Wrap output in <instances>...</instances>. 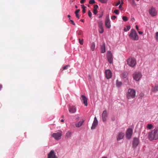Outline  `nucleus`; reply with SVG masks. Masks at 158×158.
I'll use <instances>...</instances> for the list:
<instances>
[{
	"instance_id": "1",
	"label": "nucleus",
	"mask_w": 158,
	"mask_h": 158,
	"mask_svg": "<svg viewBox=\"0 0 158 158\" xmlns=\"http://www.w3.org/2000/svg\"><path fill=\"white\" fill-rule=\"evenodd\" d=\"M149 138L151 140H156L158 139V128H155L151 132L149 133Z\"/></svg>"
},
{
	"instance_id": "2",
	"label": "nucleus",
	"mask_w": 158,
	"mask_h": 158,
	"mask_svg": "<svg viewBox=\"0 0 158 158\" xmlns=\"http://www.w3.org/2000/svg\"><path fill=\"white\" fill-rule=\"evenodd\" d=\"M127 98L130 99L134 98L135 96V91L133 89H129L126 94Z\"/></svg>"
},
{
	"instance_id": "3",
	"label": "nucleus",
	"mask_w": 158,
	"mask_h": 158,
	"mask_svg": "<svg viewBox=\"0 0 158 158\" xmlns=\"http://www.w3.org/2000/svg\"><path fill=\"white\" fill-rule=\"evenodd\" d=\"M129 36L131 39L133 40H137L139 39L138 36L136 31L133 29L131 30Z\"/></svg>"
},
{
	"instance_id": "4",
	"label": "nucleus",
	"mask_w": 158,
	"mask_h": 158,
	"mask_svg": "<svg viewBox=\"0 0 158 158\" xmlns=\"http://www.w3.org/2000/svg\"><path fill=\"white\" fill-rule=\"evenodd\" d=\"M127 64L130 66L132 67L135 66L136 64V60L134 58H129L127 59Z\"/></svg>"
},
{
	"instance_id": "5",
	"label": "nucleus",
	"mask_w": 158,
	"mask_h": 158,
	"mask_svg": "<svg viewBox=\"0 0 158 158\" xmlns=\"http://www.w3.org/2000/svg\"><path fill=\"white\" fill-rule=\"evenodd\" d=\"M133 79L136 81H139L142 77L141 73L140 72H135L132 75Z\"/></svg>"
},
{
	"instance_id": "6",
	"label": "nucleus",
	"mask_w": 158,
	"mask_h": 158,
	"mask_svg": "<svg viewBox=\"0 0 158 158\" xmlns=\"http://www.w3.org/2000/svg\"><path fill=\"white\" fill-rule=\"evenodd\" d=\"M62 135V132L59 131L56 133H54L52 134V136L56 140H59L61 139Z\"/></svg>"
},
{
	"instance_id": "7",
	"label": "nucleus",
	"mask_w": 158,
	"mask_h": 158,
	"mask_svg": "<svg viewBox=\"0 0 158 158\" xmlns=\"http://www.w3.org/2000/svg\"><path fill=\"white\" fill-rule=\"evenodd\" d=\"M107 58L108 61L110 63H112L113 62V58L112 57V54L110 51H108L107 53Z\"/></svg>"
},
{
	"instance_id": "8",
	"label": "nucleus",
	"mask_w": 158,
	"mask_h": 158,
	"mask_svg": "<svg viewBox=\"0 0 158 158\" xmlns=\"http://www.w3.org/2000/svg\"><path fill=\"white\" fill-rule=\"evenodd\" d=\"M103 23L102 21L98 22V31L100 33H102L104 32V28L103 26Z\"/></svg>"
},
{
	"instance_id": "9",
	"label": "nucleus",
	"mask_w": 158,
	"mask_h": 158,
	"mask_svg": "<svg viewBox=\"0 0 158 158\" xmlns=\"http://www.w3.org/2000/svg\"><path fill=\"white\" fill-rule=\"evenodd\" d=\"M149 14L152 17L156 16L157 15V12L154 8L152 7L149 10Z\"/></svg>"
},
{
	"instance_id": "10",
	"label": "nucleus",
	"mask_w": 158,
	"mask_h": 158,
	"mask_svg": "<svg viewBox=\"0 0 158 158\" xmlns=\"http://www.w3.org/2000/svg\"><path fill=\"white\" fill-rule=\"evenodd\" d=\"M139 141L138 138H135L133 139V147L134 148H136L139 144Z\"/></svg>"
},
{
	"instance_id": "11",
	"label": "nucleus",
	"mask_w": 158,
	"mask_h": 158,
	"mask_svg": "<svg viewBox=\"0 0 158 158\" xmlns=\"http://www.w3.org/2000/svg\"><path fill=\"white\" fill-rule=\"evenodd\" d=\"M105 76L107 79H109L112 77V73L111 71L109 69L106 70L105 71Z\"/></svg>"
},
{
	"instance_id": "12",
	"label": "nucleus",
	"mask_w": 158,
	"mask_h": 158,
	"mask_svg": "<svg viewBox=\"0 0 158 158\" xmlns=\"http://www.w3.org/2000/svg\"><path fill=\"white\" fill-rule=\"evenodd\" d=\"M81 99L82 102L84 104L85 106H87V98L84 95H82L81 98Z\"/></svg>"
},
{
	"instance_id": "13",
	"label": "nucleus",
	"mask_w": 158,
	"mask_h": 158,
	"mask_svg": "<svg viewBox=\"0 0 158 158\" xmlns=\"http://www.w3.org/2000/svg\"><path fill=\"white\" fill-rule=\"evenodd\" d=\"M132 134V129L129 128L127 130L126 132V136L128 139H130L131 137Z\"/></svg>"
},
{
	"instance_id": "14",
	"label": "nucleus",
	"mask_w": 158,
	"mask_h": 158,
	"mask_svg": "<svg viewBox=\"0 0 158 158\" xmlns=\"http://www.w3.org/2000/svg\"><path fill=\"white\" fill-rule=\"evenodd\" d=\"M48 158H57L53 150H51L48 154Z\"/></svg>"
},
{
	"instance_id": "15",
	"label": "nucleus",
	"mask_w": 158,
	"mask_h": 158,
	"mask_svg": "<svg viewBox=\"0 0 158 158\" xmlns=\"http://www.w3.org/2000/svg\"><path fill=\"white\" fill-rule=\"evenodd\" d=\"M105 25L107 28H110L111 26L109 17H106L105 21Z\"/></svg>"
},
{
	"instance_id": "16",
	"label": "nucleus",
	"mask_w": 158,
	"mask_h": 158,
	"mask_svg": "<svg viewBox=\"0 0 158 158\" xmlns=\"http://www.w3.org/2000/svg\"><path fill=\"white\" fill-rule=\"evenodd\" d=\"M98 122L96 117H95L94 121L92 124V126L91 127V129H94L96 128V127L98 125Z\"/></svg>"
},
{
	"instance_id": "17",
	"label": "nucleus",
	"mask_w": 158,
	"mask_h": 158,
	"mask_svg": "<svg viewBox=\"0 0 158 158\" xmlns=\"http://www.w3.org/2000/svg\"><path fill=\"white\" fill-rule=\"evenodd\" d=\"M107 117V111L106 110H105L103 111V112L102 114V120L104 122H105L106 121Z\"/></svg>"
},
{
	"instance_id": "18",
	"label": "nucleus",
	"mask_w": 158,
	"mask_h": 158,
	"mask_svg": "<svg viewBox=\"0 0 158 158\" xmlns=\"http://www.w3.org/2000/svg\"><path fill=\"white\" fill-rule=\"evenodd\" d=\"M124 136V133L120 132L119 133L117 136V140L118 141L123 139Z\"/></svg>"
},
{
	"instance_id": "19",
	"label": "nucleus",
	"mask_w": 158,
	"mask_h": 158,
	"mask_svg": "<svg viewBox=\"0 0 158 158\" xmlns=\"http://www.w3.org/2000/svg\"><path fill=\"white\" fill-rule=\"evenodd\" d=\"M151 91L155 93L158 91V85L155 84L154 86L152 87Z\"/></svg>"
},
{
	"instance_id": "20",
	"label": "nucleus",
	"mask_w": 158,
	"mask_h": 158,
	"mask_svg": "<svg viewBox=\"0 0 158 158\" xmlns=\"http://www.w3.org/2000/svg\"><path fill=\"white\" fill-rule=\"evenodd\" d=\"M69 111L71 113H74L76 111V108L75 106H72L69 108Z\"/></svg>"
},
{
	"instance_id": "21",
	"label": "nucleus",
	"mask_w": 158,
	"mask_h": 158,
	"mask_svg": "<svg viewBox=\"0 0 158 158\" xmlns=\"http://www.w3.org/2000/svg\"><path fill=\"white\" fill-rule=\"evenodd\" d=\"M101 52L102 53H104L106 52V47L105 44L104 43H103L102 45L101 46Z\"/></svg>"
},
{
	"instance_id": "22",
	"label": "nucleus",
	"mask_w": 158,
	"mask_h": 158,
	"mask_svg": "<svg viewBox=\"0 0 158 158\" xmlns=\"http://www.w3.org/2000/svg\"><path fill=\"white\" fill-rule=\"evenodd\" d=\"M84 121V120H82V121H80L77 123H76L75 124L76 127H81Z\"/></svg>"
},
{
	"instance_id": "23",
	"label": "nucleus",
	"mask_w": 158,
	"mask_h": 158,
	"mask_svg": "<svg viewBox=\"0 0 158 158\" xmlns=\"http://www.w3.org/2000/svg\"><path fill=\"white\" fill-rule=\"evenodd\" d=\"M71 133L70 131H68L66 134L65 136L68 138L70 137L71 136Z\"/></svg>"
},
{
	"instance_id": "24",
	"label": "nucleus",
	"mask_w": 158,
	"mask_h": 158,
	"mask_svg": "<svg viewBox=\"0 0 158 158\" xmlns=\"http://www.w3.org/2000/svg\"><path fill=\"white\" fill-rule=\"evenodd\" d=\"M95 48V44L94 42H93L91 44V48L93 51L94 50Z\"/></svg>"
},
{
	"instance_id": "25",
	"label": "nucleus",
	"mask_w": 158,
	"mask_h": 158,
	"mask_svg": "<svg viewBox=\"0 0 158 158\" xmlns=\"http://www.w3.org/2000/svg\"><path fill=\"white\" fill-rule=\"evenodd\" d=\"M81 7L82 9V12L83 13H85V8L86 7L84 5H82Z\"/></svg>"
},
{
	"instance_id": "26",
	"label": "nucleus",
	"mask_w": 158,
	"mask_h": 158,
	"mask_svg": "<svg viewBox=\"0 0 158 158\" xmlns=\"http://www.w3.org/2000/svg\"><path fill=\"white\" fill-rule=\"evenodd\" d=\"M122 84V83L121 82L118 81V80H117L116 82V85L118 87H120Z\"/></svg>"
},
{
	"instance_id": "27",
	"label": "nucleus",
	"mask_w": 158,
	"mask_h": 158,
	"mask_svg": "<svg viewBox=\"0 0 158 158\" xmlns=\"http://www.w3.org/2000/svg\"><path fill=\"white\" fill-rule=\"evenodd\" d=\"M127 74L128 73L127 72H124L122 74V76L124 78H126L127 77Z\"/></svg>"
},
{
	"instance_id": "28",
	"label": "nucleus",
	"mask_w": 158,
	"mask_h": 158,
	"mask_svg": "<svg viewBox=\"0 0 158 158\" xmlns=\"http://www.w3.org/2000/svg\"><path fill=\"white\" fill-rule=\"evenodd\" d=\"M130 29V26H127V28L124 27V31H127L129 30Z\"/></svg>"
},
{
	"instance_id": "29",
	"label": "nucleus",
	"mask_w": 158,
	"mask_h": 158,
	"mask_svg": "<svg viewBox=\"0 0 158 158\" xmlns=\"http://www.w3.org/2000/svg\"><path fill=\"white\" fill-rule=\"evenodd\" d=\"M152 127L153 126L152 124H148L147 128L148 129H151L152 128Z\"/></svg>"
},
{
	"instance_id": "30",
	"label": "nucleus",
	"mask_w": 158,
	"mask_h": 158,
	"mask_svg": "<svg viewBox=\"0 0 158 158\" xmlns=\"http://www.w3.org/2000/svg\"><path fill=\"white\" fill-rule=\"evenodd\" d=\"M99 2L103 3H107L108 0H98Z\"/></svg>"
},
{
	"instance_id": "31",
	"label": "nucleus",
	"mask_w": 158,
	"mask_h": 158,
	"mask_svg": "<svg viewBox=\"0 0 158 158\" xmlns=\"http://www.w3.org/2000/svg\"><path fill=\"white\" fill-rule=\"evenodd\" d=\"M77 33L78 35H82V34H83L82 31L81 30H80V31H77Z\"/></svg>"
},
{
	"instance_id": "32",
	"label": "nucleus",
	"mask_w": 158,
	"mask_h": 158,
	"mask_svg": "<svg viewBox=\"0 0 158 158\" xmlns=\"http://www.w3.org/2000/svg\"><path fill=\"white\" fill-rule=\"evenodd\" d=\"M95 1L94 0H90L89 1V4H92L95 3Z\"/></svg>"
},
{
	"instance_id": "33",
	"label": "nucleus",
	"mask_w": 158,
	"mask_h": 158,
	"mask_svg": "<svg viewBox=\"0 0 158 158\" xmlns=\"http://www.w3.org/2000/svg\"><path fill=\"white\" fill-rule=\"evenodd\" d=\"M78 40H79V43H80V44L81 45L83 44V40L82 39L81 40V39H79Z\"/></svg>"
},
{
	"instance_id": "34",
	"label": "nucleus",
	"mask_w": 158,
	"mask_h": 158,
	"mask_svg": "<svg viewBox=\"0 0 158 158\" xmlns=\"http://www.w3.org/2000/svg\"><path fill=\"white\" fill-rule=\"evenodd\" d=\"M155 39L156 41H158V32H157L156 33V35L155 36Z\"/></svg>"
},
{
	"instance_id": "35",
	"label": "nucleus",
	"mask_w": 158,
	"mask_h": 158,
	"mask_svg": "<svg viewBox=\"0 0 158 158\" xmlns=\"http://www.w3.org/2000/svg\"><path fill=\"white\" fill-rule=\"evenodd\" d=\"M69 66H70L69 65H67L66 66H64L63 67V70L67 69H68V68L69 67Z\"/></svg>"
},
{
	"instance_id": "36",
	"label": "nucleus",
	"mask_w": 158,
	"mask_h": 158,
	"mask_svg": "<svg viewBox=\"0 0 158 158\" xmlns=\"http://www.w3.org/2000/svg\"><path fill=\"white\" fill-rule=\"evenodd\" d=\"M122 18L123 20L124 21H127L128 20L126 16H123Z\"/></svg>"
},
{
	"instance_id": "37",
	"label": "nucleus",
	"mask_w": 158,
	"mask_h": 158,
	"mask_svg": "<svg viewBox=\"0 0 158 158\" xmlns=\"http://www.w3.org/2000/svg\"><path fill=\"white\" fill-rule=\"evenodd\" d=\"M88 15L89 17L91 18L92 16V13L90 10H89L88 12Z\"/></svg>"
},
{
	"instance_id": "38",
	"label": "nucleus",
	"mask_w": 158,
	"mask_h": 158,
	"mask_svg": "<svg viewBox=\"0 0 158 158\" xmlns=\"http://www.w3.org/2000/svg\"><path fill=\"white\" fill-rule=\"evenodd\" d=\"M98 5H95L94 6V9H95V10H97V9L98 8Z\"/></svg>"
},
{
	"instance_id": "39",
	"label": "nucleus",
	"mask_w": 158,
	"mask_h": 158,
	"mask_svg": "<svg viewBox=\"0 0 158 158\" xmlns=\"http://www.w3.org/2000/svg\"><path fill=\"white\" fill-rule=\"evenodd\" d=\"M97 12H98V11H97V10H95V9H94L93 13H94V14L96 15L97 14Z\"/></svg>"
},
{
	"instance_id": "40",
	"label": "nucleus",
	"mask_w": 158,
	"mask_h": 158,
	"mask_svg": "<svg viewBox=\"0 0 158 158\" xmlns=\"http://www.w3.org/2000/svg\"><path fill=\"white\" fill-rule=\"evenodd\" d=\"M70 19V21H70V23L72 24L73 25H75V24L74 22L73 21V20H70V19Z\"/></svg>"
},
{
	"instance_id": "41",
	"label": "nucleus",
	"mask_w": 158,
	"mask_h": 158,
	"mask_svg": "<svg viewBox=\"0 0 158 158\" xmlns=\"http://www.w3.org/2000/svg\"><path fill=\"white\" fill-rule=\"evenodd\" d=\"M114 13H115L116 14L118 15L119 14V11L118 10H115L114 11Z\"/></svg>"
},
{
	"instance_id": "42",
	"label": "nucleus",
	"mask_w": 158,
	"mask_h": 158,
	"mask_svg": "<svg viewBox=\"0 0 158 158\" xmlns=\"http://www.w3.org/2000/svg\"><path fill=\"white\" fill-rule=\"evenodd\" d=\"M116 18V16H113L111 17V19H114Z\"/></svg>"
},
{
	"instance_id": "43",
	"label": "nucleus",
	"mask_w": 158,
	"mask_h": 158,
	"mask_svg": "<svg viewBox=\"0 0 158 158\" xmlns=\"http://www.w3.org/2000/svg\"><path fill=\"white\" fill-rule=\"evenodd\" d=\"M80 9H77V10L75 12V13L78 14V13L80 11Z\"/></svg>"
},
{
	"instance_id": "44",
	"label": "nucleus",
	"mask_w": 158,
	"mask_h": 158,
	"mask_svg": "<svg viewBox=\"0 0 158 158\" xmlns=\"http://www.w3.org/2000/svg\"><path fill=\"white\" fill-rule=\"evenodd\" d=\"M75 14H76V17L77 18L79 19L80 18V16L78 15V14H77V13H75Z\"/></svg>"
},
{
	"instance_id": "45",
	"label": "nucleus",
	"mask_w": 158,
	"mask_h": 158,
	"mask_svg": "<svg viewBox=\"0 0 158 158\" xmlns=\"http://www.w3.org/2000/svg\"><path fill=\"white\" fill-rule=\"evenodd\" d=\"M120 3V1H119L118 3L115 5L116 6H117Z\"/></svg>"
},
{
	"instance_id": "46",
	"label": "nucleus",
	"mask_w": 158,
	"mask_h": 158,
	"mask_svg": "<svg viewBox=\"0 0 158 158\" xmlns=\"http://www.w3.org/2000/svg\"><path fill=\"white\" fill-rule=\"evenodd\" d=\"M85 1V0H81V1H80V3L81 4H83Z\"/></svg>"
},
{
	"instance_id": "47",
	"label": "nucleus",
	"mask_w": 158,
	"mask_h": 158,
	"mask_svg": "<svg viewBox=\"0 0 158 158\" xmlns=\"http://www.w3.org/2000/svg\"><path fill=\"white\" fill-rule=\"evenodd\" d=\"M135 27H136V30L137 31L139 30V27H138V26L137 25H136L135 26Z\"/></svg>"
},
{
	"instance_id": "48",
	"label": "nucleus",
	"mask_w": 158,
	"mask_h": 158,
	"mask_svg": "<svg viewBox=\"0 0 158 158\" xmlns=\"http://www.w3.org/2000/svg\"><path fill=\"white\" fill-rule=\"evenodd\" d=\"M132 0V4H135V2L134 0Z\"/></svg>"
},
{
	"instance_id": "49",
	"label": "nucleus",
	"mask_w": 158,
	"mask_h": 158,
	"mask_svg": "<svg viewBox=\"0 0 158 158\" xmlns=\"http://www.w3.org/2000/svg\"><path fill=\"white\" fill-rule=\"evenodd\" d=\"M138 33L139 34L141 35L143 34V32L142 31H139Z\"/></svg>"
},
{
	"instance_id": "50",
	"label": "nucleus",
	"mask_w": 158,
	"mask_h": 158,
	"mask_svg": "<svg viewBox=\"0 0 158 158\" xmlns=\"http://www.w3.org/2000/svg\"><path fill=\"white\" fill-rule=\"evenodd\" d=\"M122 8V6L121 5H120L119 6V8Z\"/></svg>"
},
{
	"instance_id": "51",
	"label": "nucleus",
	"mask_w": 158,
	"mask_h": 158,
	"mask_svg": "<svg viewBox=\"0 0 158 158\" xmlns=\"http://www.w3.org/2000/svg\"><path fill=\"white\" fill-rule=\"evenodd\" d=\"M102 15H100L99 16V17H99V18H100L101 17H102Z\"/></svg>"
},
{
	"instance_id": "52",
	"label": "nucleus",
	"mask_w": 158,
	"mask_h": 158,
	"mask_svg": "<svg viewBox=\"0 0 158 158\" xmlns=\"http://www.w3.org/2000/svg\"><path fill=\"white\" fill-rule=\"evenodd\" d=\"M2 88V86L0 85V90L1 89V88Z\"/></svg>"
},
{
	"instance_id": "53",
	"label": "nucleus",
	"mask_w": 158,
	"mask_h": 158,
	"mask_svg": "<svg viewBox=\"0 0 158 158\" xmlns=\"http://www.w3.org/2000/svg\"><path fill=\"white\" fill-rule=\"evenodd\" d=\"M60 121H61V122H64V120H63V119H61V120H60Z\"/></svg>"
},
{
	"instance_id": "54",
	"label": "nucleus",
	"mask_w": 158,
	"mask_h": 158,
	"mask_svg": "<svg viewBox=\"0 0 158 158\" xmlns=\"http://www.w3.org/2000/svg\"><path fill=\"white\" fill-rule=\"evenodd\" d=\"M81 21L82 22H83L84 21V20L83 19H81Z\"/></svg>"
},
{
	"instance_id": "55",
	"label": "nucleus",
	"mask_w": 158,
	"mask_h": 158,
	"mask_svg": "<svg viewBox=\"0 0 158 158\" xmlns=\"http://www.w3.org/2000/svg\"><path fill=\"white\" fill-rule=\"evenodd\" d=\"M123 3V2H121V4L120 5H122Z\"/></svg>"
},
{
	"instance_id": "56",
	"label": "nucleus",
	"mask_w": 158,
	"mask_h": 158,
	"mask_svg": "<svg viewBox=\"0 0 158 158\" xmlns=\"http://www.w3.org/2000/svg\"><path fill=\"white\" fill-rule=\"evenodd\" d=\"M68 17L69 18H70V16L69 15H68Z\"/></svg>"
},
{
	"instance_id": "57",
	"label": "nucleus",
	"mask_w": 158,
	"mask_h": 158,
	"mask_svg": "<svg viewBox=\"0 0 158 158\" xmlns=\"http://www.w3.org/2000/svg\"><path fill=\"white\" fill-rule=\"evenodd\" d=\"M102 158H107V157H103Z\"/></svg>"
},
{
	"instance_id": "58",
	"label": "nucleus",
	"mask_w": 158,
	"mask_h": 158,
	"mask_svg": "<svg viewBox=\"0 0 158 158\" xmlns=\"http://www.w3.org/2000/svg\"><path fill=\"white\" fill-rule=\"evenodd\" d=\"M75 7L76 8H77V6H75Z\"/></svg>"
},
{
	"instance_id": "59",
	"label": "nucleus",
	"mask_w": 158,
	"mask_h": 158,
	"mask_svg": "<svg viewBox=\"0 0 158 158\" xmlns=\"http://www.w3.org/2000/svg\"><path fill=\"white\" fill-rule=\"evenodd\" d=\"M64 117V116H62L61 117L62 118H63Z\"/></svg>"
},
{
	"instance_id": "60",
	"label": "nucleus",
	"mask_w": 158,
	"mask_h": 158,
	"mask_svg": "<svg viewBox=\"0 0 158 158\" xmlns=\"http://www.w3.org/2000/svg\"><path fill=\"white\" fill-rule=\"evenodd\" d=\"M113 120H114V118H113Z\"/></svg>"
},
{
	"instance_id": "61",
	"label": "nucleus",
	"mask_w": 158,
	"mask_h": 158,
	"mask_svg": "<svg viewBox=\"0 0 158 158\" xmlns=\"http://www.w3.org/2000/svg\"><path fill=\"white\" fill-rule=\"evenodd\" d=\"M113 120H114V118H113Z\"/></svg>"
},
{
	"instance_id": "62",
	"label": "nucleus",
	"mask_w": 158,
	"mask_h": 158,
	"mask_svg": "<svg viewBox=\"0 0 158 158\" xmlns=\"http://www.w3.org/2000/svg\"><path fill=\"white\" fill-rule=\"evenodd\" d=\"M136 0V1H139V0Z\"/></svg>"
}]
</instances>
